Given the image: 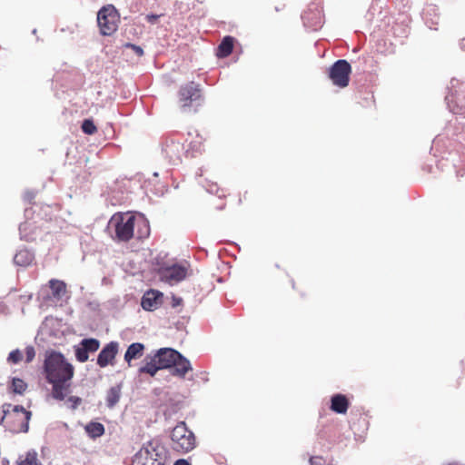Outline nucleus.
I'll list each match as a JSON object with an SVG mask.
<instances>
[{"label":"nucleus","instance_id":"9d476101","mask_svg":"<svg viewBox=\"0 0 465 465\" xmlns=\"http://www.w3.org/2000/svg\"><path fill=\"white\" fill-rule=\"evenodd\" d=\"M179 103L183 109L190 108L193 103L201 97V90L199 85L193 82H190L181 86L179 93Z\"/></svg>","mask_w":465,"mask_h":465},{"label":"nucleus","instance_id":"c9c22d12","mask_svg":"<svg viewBox=\"0 0 465 465\" xmlns=\"http://www.w3.org/2000/svg\"><path fill=\"white\" fill-rule=\"evenodd\" d=\"M158 18H159L158 15H146V20L150 24H154Z\"/></svg>","mask_w":465,"mask_h":465},{"label":"nucleus","instance_id":"2eb2a0df","mask_svg":"<svg viewBox=\"0 0 465 465\" xmlns=\"http://www.w3.org/2000/svg\"><path fill=\"white\" fill-rule=\"evenodd\" d=\"M163 152L172 164H177L184 154V146L180 142L170 141L164 145Z\"/></svg>","mask_w":465,"mask_h":465},{"label":"nucleus","instance_id":"5701e85b","mask_svg":"<svg viewBox=\"0 0 465 465\" xmlns=\"http://www.w3.org/2000/svg\"><path fill=\"white\" fill-rule=\"evenodd\" d=\"M34 255L28 250H20L14 257V262L19 266H28L32 263Z\"/></svg>","mask_w":465,"mask_h":465},{"label":"nucleus","instance_id":"7ed1b4c3","mask_svg":"<svg viewBox=\"0 0 465 465\" xmlns=\"http://www.w3.org/2000/svg\"><path fill=\"white\" fill-rule=\"evenodd\" d=\"M136 222L135 216L129 213L114 214L110 220V225L114 229V239L118 242H129L134 235Z\"/></svg>","mask_w":465,"mask_h":465},{"label":"nucleus","instance_id":"cd10ccee","mask_svg":"<svg viewBox=\"0 0 465 465\" xmlns=\"http://www.w3.org/2000/svg\"><path fill=\"white\" fill-rule=\"evenodd\" d=\"M81 128L84 134L89 135H92L97 132V128L94 124V121L91 119L84 120Z\"/></svg>","mask_w":465,"mask_h":465},{"label":"nucleus","instance_id":"72a5a7b5","mask_svg":"<svg viewBox=\"0 0 465 465\" xmlns=\"http://www.w3.org/2000/svg\"><path fill=\"white\" fill-rule=\"evenodd\" d=\"M310 465H325V460L322 457H312Z\"/></svg>","mask_w":465,"mask_h":465},{"label":"nucleus","instance_id":"dca6fc26","mask_svg":"<svg viewBox=\"0 0 465 465\" xmlns=\"http://www.w3.org/2000/svg\"><path fill=\"white\" fill-rule=\"evenodd\" d=\"M162 302L163 293L157 290L151 289L143 294L141 305L144 310L153 312L156 310Z\"/></svg>","mask_w":465,"mask_h":465},{"label":"nucleus","instance_id":"f03ea898","mask_svg":"<svg viewBox=\"0 0 465 465\" xmlns=\"http://www.w3.org/2000/svg\"><path fill=\"white\" fill-rule=\"evenodd\" d=\"M134 465H169L168 451L158 440H152L134 455Z\"/></svg>","mask_w":465,"mask_h":465},{"label":"nucleus","instance_id":"423d86ee","mask_svg":"<svg viewBox=\"0 0 465 465\" xmlns=\"http://www.w3.org/2000/svg\"><path fill=\"white\" fill-rule=\"evenodd\" d=\"M3 421L15 432H26L31 412L20 406H14L12 410H5Z\"/></svg>","mask_w":465,"mask_h":465},{"label":"nucleus","instance_id":"f257e3e1","mask_svg":"<svg viewBox=\"0 0 465 465\" xmlns=\"http://www.w3.org/2000/svg\"><path fill=\"white\" fill-rule=\"evenodd\" d=\"M44 372L47 382L52 384V397L58 401H64L69 392L71 380L74 374V366L61 352L46 351Z\"/></svg>","mask_w":465,"mask_h":465},{"label":"nucleus","instance_id":"9b49d317","mask_svg":"<svg viewBox=\"0 0 465 465\" xmlns=\"http://www.w3.org/2000/svg\"><path fill=\"white\" fill-rule=\"evenodd\" d=\"M100 341L94 338L84 339L80 346L75 349V358L79 362H85L89 359V352L93 353L98 351Z\"/></svg>","mask_w":465,"mask_h":465},{"label":"nucleus","instance_id":"aec40b11","mask_svg":"<svg viewBox=\"0 0 465 465\" xmlns=\"http://www.w3.org/2000/svg\"><path fill=\"white\" fill-rule=\"evenodd\" d=\"M234 38L232 36H225L217 49V56L224 58L229 56L233 49Z\"/></svg>","mask_w":465,"mask_h":465},{"label":"nucleus","instance_id":"473e14b6","mask_svg":"<svg viewBox=\"0 0 465 465\" xmlns=\"http://www.w3.org/2000/svg\"><path fill=\"white\" fill-rule=\"evenodd\" d=\"M141 223H143V225L144 227V232H140L138 231L137 238H139V239H142L143 237H147L149 235V225L145 222H143V221H141Z\"/></svg>","mask_w":465,"mask_h":465},{"label":"nucleus","instance_id":"6e6552de","mask_svg":"<svg viewBox=\"0 0 465 465\" xmlns=\"http://www.w3.org/2000/svg\"><path fill=\"white\" fill-rule=\"evenodd\" d=\"M97 23L103 35H113L118 27V11L113 5L102 7L97 14Z\"/></svg>","mask_w":465,"mask_h":465},{"label":"nucleus","instance_id":"6ab92c4d","mask_svg":"<svg viewBox=\"0 0 465 465\" xmlns=\"http://www.w3.org/2000/svg\"><path fill=\"white\" fill-rule=\"evenodd\" d=\"M144 351L143 344L140 342L132 343L124 353V361L130 365L132 360L139 359Z\"/></svg>","mask_w":465,"mask_h":465},{"label":"nucleus","instance_id":"393cba45","mask_svg":"<svg viewBox=\"0 0 465 465\" xmlns=\"http://www.w3.org/2000/svg\"><path fill=\"white\" fill-rule=\"evenodd\" d=\"M159 370H162L160 367H159V364L157 363V361H155V358H152L150 361L146 362L145 365L142 366L140 369H139V372L140 373H147L149 374L150 376H154L156 374V372L159 371Z\"/></svg>","mask_w":465,"mask_h":465},{"label":"nucleus","instance_id":"39448f33","mask_svg":"<svg viewBox=\"0 0 465 465\" xmlns=\"http://www.w3.org/2000/svg\"><path fill=\"white\" fill-rule=\"evenodd\" d=\"M448 89L445 101L450 112L465 117V84L452 78Z\"/></svg>","mask_w":465,"mask_h":465},{"label":"nucleus","instance_id":"a878e982","mask_svg":"<svg viewBox=\"0 0 465 465\" xmlns=\"http://www.w3.org/2000/svg\"><path fill=\"white\" fill-rule=\"evenodd\" d=\"M86 431L93 438L100 437L104 433V427L99 422H92L86 426Z\"/></svg>","mask_w":465,"mask_h":465},{"label":"nucleus","instance_id":"412c9836","mask_svg":"<svg viewBox=\"0 0 465 465\" xmlns=\"http://www.w3.org/2000/svg\"><path fill=\"white\" fill-rule=\"evenodd\" d=\"M48 283L52 291V296L54 299L60 300L65 295L67 290L64 282L56 279H52L49 281Z\"/></svg>","mask_w":465,"mask_h":465},{"label":"nucleus","instance_id":"1a4fd4ad","mask_svg":"<svg viewBox=\"0 0 465 465\" xmlns=\"http://www.w3.org/2000/svg\"><path fill=\"white\" fill-rule=\"evenodd\" d=\"M351 65L345 59L335 61L328 69V77L332 84L340 88H345L350 84Z\"/></svg>","mask_w":465,"mask_h":465},{"label":"nucleus","instance_id":"c85d7f7f","mask_svg":"<svg viewBox=\"0 0 465 465\" xmlns=\"http://www.w3.org/2000/svg\"><path fill=\"white\" fill-rule=\"evenodd\" d=\"M22 359H23L22 352L18 349H16V350L12 351L9 353L7 361L10 363L16 364V363L20 362L22 361Z\"/></svg>","mask_w":465,"mask_h":465},{"label":"nucleus","instance_id":"4c0bfd02","mask_svg":"<svg viewBox=\"0 0 465 465\" xmlns=\"http://www.w3.org/2000/svg\"><path fill=\"white\" fill-rule=\"evenodd\" d=\"M173 465H190L189 462L185 460H178L174 462Z\"/></svg>","mask_w":465,"mask_h":465},{"label":"nucleus","instance_id":"7c9ffc66","mask_svg":"<svg viewBox=\"0 0 465 465\" xmlns=\"http://www.w3.org/2000/svg\"><path fill=\"white\" fill-rule=\"evenodd\" d=\"M67 402L71 403V409L75 410L81 404L82 399L77 396H71L67 399Z\"/></svg>","mask_w":465,"mask_h":465},{"label":"nucleus","instance_id":"bb28decb","mask_svg":"<svg viewBox=\"0 0 465 465\" xmlns=\"http://www.w3.org/2000/svg\"><path fill=\"white\" fill-rule=\"evenodd\" d=\"M27 388V384L19 378H13L12 380V390L15 393L22 394Z\"/></svg>","mask_w":465,"mask_h":465},{"label":"nucleus","instance_id":"4468645a","mask_svg":"<svg viewBox=\"0 0 465 465\" xmlns=\"http://www.w3.org/2000/svg\"><path fill=\"white\" fill-rule=\"evenodd\" d=\"M186 268L178 264L163 268L160 271L161 278L170 283L183 281L186 277Z\"/></svg>","mask_w":465,"mask_h":465},{"label":"nucleus","instance_id":"20e7f679","mask_svg":"<svg viewBox=\"0 0 465 465\" xmlns=\"http://www.w3.org/2000/svg\"><path fill=\"white\" fill-rule=\"evenodd\" d=\"M196 446V438L185 422H179L171 432V448L179 453H187Z\"/></svg>","mask_w":465,"mask_h":465},{"label":"nucleus","instance_id":"4be33fe9","mask_svg":"<svg viewBox=\"0 0 465 465\" xmlns=\"http://www.w3.org/2000/svg\"><path fill=\"white\" fill-rule=\"evenodd\" d=\"M15 465H43L38 460V455L35 450H29L20 455L15 461Z\"/></svg>","mask_w":465,"mask_h":465},{"label":"nucleus","instance_id":"a211bd4d","mask_svg":"<svg viewBox=\"0 0 465 465\" xmlns=\"http://www.w3.org/2000/svg\"><path fill=\"white\" fill-rule=\"evenodd\" d=\"M350 401L348 398L341 393L333 394L331 398L330 409L338 414H345L349 409Z\"/></svg>","mask_w":465,"mask_h":465},{"label":"nucleus","instance_id":"c756f323","mask_svg":"<svg viewBox=\"0 0 465 465\" xmlns=\"http://www.w3.org/2000/svg\"><path fill=\"white\" fill-rule=\"evenodd\" d=\"M35 357V350L33 346H27L25 348V361L31 362Z\"/></svg>","mask_w":465,"mask_h":465},{"label":"nucleus","instance_id":"f3484780","mask_svg":"<svg viewBox=\"0 0 465 465\" xmlns=\"http://www.w3.org/2000/svg\"><path fill=\"white\" fill-rule=\"evenodd\" d=\"M171 369V374L181 379H184L186 374L193 371L190 361L181 353L179 359L175 360V363Z\"/></svg>","mask_w":465,"mask_h":465},{"label":"nucleus","instance_id":"ddd939ff","mask_svg":"<svg viewBox=\"0 0 465 465\" xmlns=\"http://www.w3.org/2000/svg\"><path fill=\"white\" fill-rule=\"evenodd\" d=\"M153 357L161 369H171L175 363V360L179 359L180 352L172 348H162Z\"/></svg>","mask_w":465,"mask_h":465},{"label":"nucleus","instance_id":"ea45409f","mask_svg":"<svg viewBox=\"0 0 465 465\" xmlns=\"http://www.w3.org/2000/svg\"><path fill=\"white\" fill-rule=\"evenodd\" d=\"M402 34H404L405 35H407V34H408V29H407V28H404V29H403Z\"/></svg>","mask_w":465,"mask_h":465},{"label":"nucleus","instance_id":"0eeeda50","mask_svg":"<svg viewBox=\"0 0 465 465\" xmlns=\"http://www.w3.org/2000/svg\"><path fill=\"white\" fill-rule=\"evenodd\" d=\"M304 27L310 31H318L324 24L322 0L311 2L307 8L301 15Z\"/></svg>","mask_w":465,"mask_h":465},{"label":"nucleus","instance_id":"f8f14e48","mask_svg":"<svg viewBox=\"0 0 465 465\" xmlns=\"http://www.w3.org/2000/svg\"><path fill=\"white\" fill-rule=\"evenodd\" d=\"M118 351L119 343L117 341H111L107 343L98 354V366L104 368L108 365H113Z\"/></svg>","mask_w":465,"mask_h":465},{"label":"nucleus","instance_id":"e433bc0d","mask_svg":"<svg viewBox=\"0 0 465 465\" xmlns=\"http://www.w3.org/2000/svg\"><path fill=\"white\" fill-rule=\"evenodd\" d=\"M441 142V139L440 137H436L434 140H433V143H432V147H431V150H434L438 148V146L440 145V143Z\"/></svg>","mask_w":465,"mask_h":465},{"label":"nucleus","instance_id":"f704fd0d","mask_svg":"<svg viewBox=\"0 0 465 465\" xmlns=\"http://www.w3.org/2000/svg\"><path fill=\"white\" fill-rule=\"evenodd\" d=\"M183 304V299L181 297L173 296L172 297V306L177 307Z\"/></svg>","mask_w":465,"mask_h":465},{"label":"nucleus","instance_id":"b1692460","mask_svg":"<svg viewBox=\"0 0 465 465\" xmlns=\"http://www.w3.org/2000/svg\"><path fill=\"white\" fill-rule=\"evenodd\" d=\"M121 397V385H116L107 391L106 394V405L109 408L114 407V405L119 401Z\"/></svg>","mask_w":465,"mask_h":465},{"label":"nucleus","instance_id":"58836bf2","mask_svg":"<svg viewBox=\"0 0 465 465\" xmlns=\"http://www.w3.org/2000/svg\"><path fill=\"white\" fill-rule=\"evenodd\" d=\"M460 46L462 50L465 51V39H462L460 42Z\"/></svg>","mask_w":465,"mask_h":465},{"label":"nucleus","instance_id":"2f4dec72","mask_svg":"<svg viewBox=\"0 0 465 465\" xmlns=\"http://www.w3.org/2000/svg\"><path fill=\"white\" fill-rule=\"evenodd\" d=\"M125 47L127 48H131L132 50H134V52L138 55V56H143V50L141 46L139 45H134V44H126L125 45Z\"/></svg>","mask_w":465,"mask_h":465}]
</instances>
